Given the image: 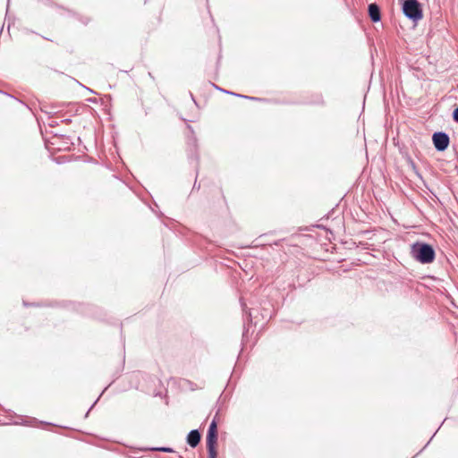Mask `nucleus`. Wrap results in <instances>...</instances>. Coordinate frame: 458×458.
<instances>
[{
	"instance_id": "nucleus-1",
	"label": "nucleus",
	"mask_w": 458,
	"mask_h": 458,
	"mask_svg": "<svg viewBox=\"0 0 458 458\" xmlns=\"http://www.w3.org/2000/svg\"><path fill=\"white\" fill-rule=\"evenodd\" d=\"M410 255L417 262L428 265L435 260L436 250L431 244L417 241L411 245Z\"/></svg>"
},
{
	"instance_id": "nucleus-2",
	"label": "nucleus",
	"mask_w": 458,
	"mask_h": 458,
	"mask_svg": "<svg viewBox=\"0 0 458 458\" xmlns=\"http://www.w3.org/2000/svg\"><path fill=\"white\" fill-rule=\"evenodd\" d=\"M403 13L413 21H418L423 16L421 5L418 0H403Z\"/></svg>"
},
{
	"instance_id": "nucleus-3",
	"label": "nucleus",
	"mask_w": 458,
	"mask_h": 458,
	"mask_svg": "<svg viewBox=\"0 0 458 458\" xmlns=\"http://www.w3.org/2000/svg\"><path fill=\"white\" fill-rule=\"evenodd\" d=\"M432 141L435 148L439 151H445L450 143L449 135L444 131H436L432 135Z\"/></svg>"
},
{
	"instance_id": "nucleus-4",
	"label": "nucleus",
	"mask_w": 458,
	"mask_h": 458,
	"mask_svg": "<svg viewBox=\"0 0 458 458\" xmlns=\"http://www.w3.org/2000/svg\"><path fill=\"white\" fill-rule=\"evenodd\" d=\"M216 416L212 420L211 423L209 424L207 437H206V443L207 445H216L217 443V421H216Z\"/></svg>"
},
{
	"instance_id": "nucleus-5",
	"label": "nucleus",
	"mask_w": 458,
	"mask_h": 458,
	"mask_svg": "<svg viewBox=\"0 0 458 458\" xmlns=\"http://www.w3.org/2000/svg\"><path fill=\"white\" fill-rule=\"evenodd\" d=\"M201 440V434L199 429H192L191 430L186 437L187 444L194 448L196 447Z\"/></svg>"
},
{
	"instance_id": "nucleus-6",
	"label": "nucleus",
	"mask_w": 458,
	"mask_h": 458,
	"mask_svg": "<svg viewBox=\"0 0 458 458\" xmlns=\"http://www.w3.org/2000/svg\"><path fill=\"white\" fill-rule=\"evenodd\" d=\"M193 149L191 150V153L189 155V158L191 159H194L196 162H197V166H196V179H195V182H194V184H193V187H192V191H195V190H199L200 188V184L197 182V177H198V174H199V155L197 153V145H196V139L193 138Z\"/></svg>"
},
{
	"instance_id": "nucleus-7",
	"label": "nucleus",
	"mask_w": 458,
	"mask_h": 458,
	"mask_svg": "<svg viewBox=\"0 0 458 458\" xmlns=\"http://www.w3.org/2000/svg\"><path fill=\"white\" fill-rule=\"evenodd\" d=\"M369 16L373 22H377L381 20V11L376 3L369 4L368 6Z\"/></svg>"
},
{
	"instance_id": "nucleus-8",
	"label": "nucleus",
	"mask_w": 458,
	"mask_h": 458,
	"mask_svg": "<svg viewBox=\"0 0 458 458\" xmlns=\"http://www.w3.org/2000/svg\"><path fill=\"white\" fill-rule=\"evenodd\" d=\"M213 86H214L216 89H218V90H220V91H223V92H225V93H226V94L233 95V96L238 97V98H247V99H250V100H259V99H260V98H255V97H249V96H245V95H242V94L234 93V92H232V91H229V90H225V89H221V88H219V87L216 86L215 84H213Z\"/></svg>"
},
{
	"instance_id": "nucleus-9",
	"label": "nucleus",
	"mask_w": 458,
	"mask_h": 458,
	"mask_svg": "<svg viewBox=\"0 0 458 458\" xmlns=\"http://www.w3.org/2000/svg\"><path fill=\"white\" fill-rule=\"evenodd\" d=\"M79 310L86 315H90L91 314V310L94 308L93 306L91 305H85V304H79Z\"/></svg>"
},
{
	"instance_id": "nucleus-10",
	"label": "nucleus",
	"mask_w": 458,
	"mask_h": 458,
	"mask_svg": "<svg viewBox=\"0 0 458 458\" xmlns=\"http://www.w3.org/2000/svg\"><path fill=\"white\" fill-rule=\"evenodd\" d=\"M207 449L208 453V458L217 457L216 445H207Z\"/></svg>"
},
{
	"instance_id": "nucleus-11",
	"label": "nucleus",
	"mask_w": 458,
	"mask_h": 458,
	"mask_svg": "<svg viewBox=\"0 0 458 458\" xmlns=\"http://www.w3.org/2000/svg\"><path fill=\"white\" fill-rule=\"evenodd\" d=\"M150 450L163 452V453H172V452H174V450L171 447H165V446L153 447Z\"/></svg>"
},
{
	"instance_id": "nucleus-12",
	"label": "nucleus",
	"mask_w": 458,
	"mask_h": 458,
	"mask_svg": "<svg viewBox=\"0 0 458 458\" xmlns=\"http://www.w3.org/2000/svg\"><path fill=\"white\" fill-rule=\"evenodd\" d=\"M106 388H105V389L102 391V393L100 394V395L98 396V399L94 402V403L90 406V408H89V411H87V413H86L85 417H88V415H89V411L93 409V407H94V406L96 405V403L98 402L99 398H100V397H101V395L104 394V392H105V390H106Z\"/></svg>"
},
{
	"instance_id": "nucleus-13",
	"label": "nucleus",
	"mask_w": 458,
	"mask_h": 458,
	"mask_svg": "<svg viewBox=\"0 0 458 458\" xmlns=\"http://www.w3.org/2000/svg\"><path fill=\"white\" fill-rule=\"evenodd\" d=\"M452 117L455 123H458V106L453 111Z\"/></svg>"
},
{
	"instance_id": "nucleus-14",
	"label": "nucleus",
	"mask_w": 458,
	"mask_h": 458,
	"mask_svg": "<svg viewBox=\"0 0 458 458\" xmlns=\"http://www.w3.org/2000/svg\"><path fill=\"white\" fill-rule=\"evenodd\" d=\"M317 105H324V99L321 96L318 97V99L314 102Z\"/></svg>"
},
{
	"instance_id": "nucleus-15",
	"label": "nucleus",
	"mask_w": 458,
	"mask_h": 458,
	"mask_svg": "<svg viewBox=\"0 0 458 458\" xmlns=\"http://www.w3.org/2000/svg\"><path fill=\"white\" fill-rule=\"evenodd\" d=\"M246 316H247V319L250 323H251L252 321V315L250 312H249L248 314L246 313Z\"/></svg>"
},
{
	"instance_id": "nucleus-16",
	"label": "nucleus",
	"mask_w": 458,
	"mask_h": 458,
	"mask_svg": "<svg viewBox=\"0 0 458 458\" xmlns=\"http://www.w3.org/2000/svg\"><path fill=\"white\" fill-rule=\"evenodd\" d=\"M249 328L244 325V331H243V336L248 333Z\"/></svg>"
},
{
	"instance_id": "nucleus-17",
	"label": "nucleus",
	"mask_w": 458,
	"mask_h": 458,
	"mask_svg": "<svg viewBox=\"0 0 458 458\" xmlns=\"http://www.w3.org/2000/svg\"><path fill=\"white\" fill-rule=\"evenodd\" d=\"M64 122L66 123H69L72 122V120L70 118H67V119H64Z\"/></svg>"
},
{
	"instance_id": "nucleus-18",
	"label": "nucleus",
	"mask_w": 458,
	"mask_h": 458,
	"mask_svg": "<svg viewBox=\"0 0 458 458\" xmlns=\"http://www.w3.org/2000/svg\"><path fill=\"white\" fill-rule=\"evenodd\" d=\"M191 97L192 100L194 101V103L196 104V101L194 99L193 94L191 93Z\"/></svg>"
},
{
	"instance_id": "nucleus-19",
	"label": "nucleus",
	"mask_w": 458,
	"mask_h": 458,
	"mask_svg": "<svg viewBox=\"0 0 458 458\" xmlns=\"http://www.w3.org/2000/svg\"><path fill=\"white\" fill-rule=\"evenodd\" d=\"M89 101H91V102H93V103H94V102H95V99L90 98V99H89Z\"/></svg>"
}]
</instances>
